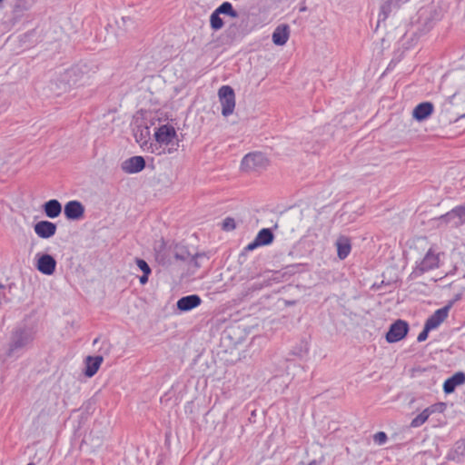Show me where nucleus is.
<instances>
[{"label": "nucleus", "mask_w": 465, "mask_h": 465, "mask_svg": "<svg viewBox=\"0 0 465 465\" xmlns=\"http://www.w3.org/2000/svg\"><path fill=\"white\" fill-rule=\"evenodd\" d=\"M308 465H317V461L316 460H312Z\"/></svg>", "instance_id": "7c9ffc66"}, {"label": "nucleus", "mask_w": 465, "mask_h": 465, "mask_svg": "<svg viewBox=\"0 0 465 465\" xmlns=\"http://www.w3.org/2000/svg\"><path fill=\"white\" fill-rule=\"evenodd\" d=\"M3 0H0V3L2 2Z\"/></svg>", "instance_id": "72a5a7b5"}, {"label": "nucleus", "mask_w": 465, "mask_h": 465, "mask_svg": "<svg viewBox=\"0 0 465 465\" xmlns=\"http://www.w3.org/2000/svg\"><path fill=\"white\" fill-rule=\"evenodd\" d=\"M3 287V285L0 284V288Z\"/></svg>", "instance_id": "473e14b6"}, {"label": "nucleus", "mask_w": 465, "mask_h": 465, "mask_svg": "<svg viewBox=\"0 0 465 465\" xmlns=\"http://www.w3.org/2000/svg\"><path fill=\"white\" fill-rule=\"evenodd\" d=\"M273 233L272 231L268 228L262 229L258 234L256 235L253 242H250L246 247V251H253L259 246L262 245H268L272 242L273 241Z\"/></svg>", "instance_id": "9b49d317"}, {"label": "nucleus", "mask_w": 465, "mask_h": 465, "mask_svg": "<svg viewBox=\"0 0 465 465\" xmlns=\"http://www.w3.org/2000/svg\"><path fill=\"white\" fill-rule=\"evenodd\" d=\"M388 440L387 434L383 431H379L373 435V440L378 445H383Z\"/></svg>", "instance_id": "bb28decb"}, {"label": "nucleus", "mask_w": 465, "mask_h": 465, "mask_svg": "<svg viewBox=\"0 0 465 465\" xmlns=\"http://www.w3.org/2000/svg\"><path fill=\"white\" fill-rule=\"evenodd\" d=\"M145 167V161L143 156H133L124 160L121 164V169L124 173L133 174L137 173L143 170Z\"/></svg>", "instance_id": "1a4fd4ad"}, {"label": "nucleus", "mask_w": 465, "mask_h": 465, "mask_svg": "<svg viewBox=\"0 0 465 465\" xmlns=\"http://www.w3.org/2000/svg\"><path fill=\"white\" fill-rule=\"evenodd\" d=\"M433 104L430 102L421 103L413 109L412 116L417 121H423L433 113Z\"/></svg>", "instance_id": "6ab92c4d"}, {"label": "nucleus", "mask_w": 465, "mask_h": 465, "mask_svg": "<svg viewBox=\"0 0 465 465\" xmlns=\"http://www.w3.org/2000/svg\"><path fill=\"white\" fill-rule=\"evenodd\" d=\"M235 227H236V223H235V221L233 218L227 217L223 220V225H222L223 230L229 232V231L234 230Z\"/></svg>", "instance_id": "a878e982"}, {"label": "nucleus", "mask_w": 465, "mask_h": 465, "mask_svg": "<svg viewBox=\"0 0 465 465\" xmlns=\"http://www.w3.org/2000/svg\"><path fill=\"white\" fill-rule=\"evenodd\" d=\"M27 465H35V463H33V462H30V463H28Z\"/></svg>", "instance_id": "2f4dec72"}, {"label": "nucleus", "mask_w": 465, "mask_h": 465, "mask_svg": "<svg viewBox=\"0 0 465 465\" xmlns=\"http://www.w3.org/2000/svg\"><path fill=\"white\" fill-rule=\"evenodd\" d=\"M444 253L438 248L430 247L422 259L416 262V266L412 272L415 276H420L423 273L438 269L442 263Z\"/></svg>", "instance_id": "f257e3e1"}, {"label": "nucleus", "mask_w": 465, "mask_h": 465, "mask_svg": "<svg viewBox=\"0 0 465 465\" xmlns=\"http://www.w3.org/2000/svg\"><path fill=\"white\" fill-rule=\"evenodd\" d=\"M202 303V299L197 294H191L184 297L180 298L177 301L176 306L177 309L182 312H188L196 307H198Z\"/></svg>", "instance_id": "2eb2a0df"}, {"label": "nucleus", "mask_w": 465, "mask_h": 465, "mask_svg": "<svg viewBox=\"0 0 465 465\" xmlns=\"http://www.w3.org/2000/svg\"><path fill=\"white\" fill-rule=\"evenodd\" d=\"M218 96L222 104V114L223 116L231 115L235 107V94L233 89L229 85H223L218 91Z\"/></svg>", "instance_id": "423d86ee"}, {"label": "nucleus", "mask_w": 465, "mask_h": 465, "mask_svg": "<svg viewBox=\"0 0 465 465\" xmlns=\"http://www.w3.org/2000/svg\"><path fill=\"white\" fill-rule=\"evenodd\" d=\"M465 383V373L462 371L456 372L450 378L447 379L443 384V391L445 393H451L455 391L457 386Z\"/></svg>", "instance_id": "a211bd4d"}, {"label": "nucleus", "mask_w": 465, "mask_h": 465, "mask_svg": "<svg viewBox=\"0 0 465 465\" xmlns=\"http://www.w3.org/2000/svg\"><path fill=\"white\" fill-rule=\"evenodd\" d=\"M448 306L438 309L432 315H430L427 319L425 325L430 330L438 328L440 325V323L446 320V318L448 317Z\"/></svg>", "instance_id": "dca6fc26"}, {"label": "nucleus", "mask_w": 465, "mask_h": 465, "mask_svg": "<svg viewBox=\"0 0 465 465\" xmlns=\"http://www.w3.org/2000/svg\"><path fill=\"white\" fill-rule=\"evenodd\" d=\"M148 276H149V274H145V273H143V274L140 277V279H139L140 283H141V284H143H143H145V283L148 282Z\"/></svg>", "instance_id": "c756f323"}, {"label": "nucleus", "mask_w": 465, "mask_h": 465, "mask_svg": "<svg viewBox=\"0 0 465 465\" xmlns=\"http://www.w3.org/2000/svg\"><path fill=\"white\" fill-rule=\"evenodd\" d=\"M337 255L341 260H344L351 252V241L346 236H340L336 241Z\"/></svg>", "instance_id": "412c9836"}, {"label": "nucleus", "mask_w": 465, "mask_h": 465, "mask_svg": "<svg viewBox=\"0 0 465 465\" xmlns=\"http://www.w3.org/2000/svg\"><path fill=\"white\" fill-rule=\"evenodd\" d=\"M135 262H136L138 268L143 272V273H145V274L151 273V268L144 260L137 258L135 260Z\"/></svg>", "instance_id": "cd10ccee"}, {"label": "nucleus", "mask_w": 465, "mask_h": 465, "mask_svg": "<svg viewBox=\"0 0 465 465\" xmlns=\"http://www.w3.org/2000/svg\"><path fill=\"white\" fill-rule=\"evenodd\" d=\"M221 15H229L232 18L238 17V13L233 9L232 5L230 2H223L210 16V25L214 31H218L223 27L224 23L221 18Z\"/></svg>", "instance_id": "20e7f679"}, {"label": "nucleus", "mask_w": 465, "mask_h": 465, "mask_svg": "<svg viewBox=\"0 0 465 465\" xmlns=\"http://www.w3.org/2000/svg\"><path fill=\"white\" fill-rule=\"evenodd\" d=\"M56 230V224L49 221H40L34 225L35 234L42 239L53 237Z\"/></svg>", "instance_id": "f8f14e48"}, {"label": "nucleus", "mask_w": 465, "mask_h": 465, "mask_svg": "<svg viewBox=\"0 0 465 465\" xmlns=\"http://www.w3.org/2000/svg\"><path fill=\"white\" fill-rule=\"evenodd\" d=\"M408 0H389L386 5L382 6L383 19L387 16V12L391 11V6L398 7L401 3H405Z\"/></svg>", "instance_id": "393cba45"}, {"label": "nucleus", "mask_w": 465, "mask_h": 465, "mask_svg": "<svg viewBox=\"0 0 465 465\" xmlns=\"http://www.w3.org/2000/svg\"><path fill=\"white\" fill-rule=\"evenodd\" d=\"M409 325L403 320H397L391 326L386 333V341L394 343L401 341L408 333Z\"/></svg>", "instance_id": "0eeeda50"}, {"label": "nucleus", "mask_w": 465, "mask_h": 465, "mask_svg": "<svg viewBox=\"0 0 465 465\" xmlns=\"http://www.w3.org/2000/svg\"><path fill=\"white\" fill-rule=\"evenodd\" d=\"M290 37V28L287 25H278L272 35V40L276 45H284Z\"/></svg>", "instance_id": "f3484780"}, {"label": "nucleus", "mask_w": 465, "mask_h": 465, "mask_svg": "<svg viewBox=\"0 0 465 465\" xmlns=\"http://www.w3.org/2000/svg\"><path fill=\"white\" fill-rule=\"evenodd\" d=\"M176 136V131L173 126L169 124L161 125L155 132V140L161 143L168 145L172 143Z\"/></svg>", "instance_id": "9d476101"}, {"label": "nucleus", "mask_w": 465, "mask_h": 465, "mask_svg": "<svg viewBox=\"0 0 465 465\" xmlns=\"http://www.w3.org/2000/svg\"><path fill=\"white\" fill-rule=\"evenodd\" d=\"M431 331L426 325H424V329L419 333L417 337V341L419 342L424 341L428 338L429 331Z\"/></svg>", "instance_id": "c85d7f7f"}, {"label": "nucleus", "mask_w": 465, "mask_h": 465, "mask_svg": "<svg viewBox=\"0 0 465 465\" xmlns=\"http://www.w3.org/2000/svg\"><path fill=\"white\" fill-rule=\"evenodd\" d=\"M103 362L102 356H88L85 360L86 367L84 371V374L87 377H93L100 368V365Z\"/></svg>", "instance_id": "4be33fe9"}, {"label": "nucleus", "mask_w": 465, "mask_h": 465, "mask_svg": "<svg viewBox=\"0 0 465 465\" xmlns=\"http://www.w3.org/2000/svg\"><path fill=\"white\" fill-rule=\"evenodd\" d=\"M34 340L33 333L27 329L15 330L11 337L7 356H13L16 351L24 349Z\"/></svg>", "instance_id": "f03ea898"}, {"label": "nucleus", "mask_w": 465, "mask_h": 465, "mask_svg": "<svg viewBox=\"0 0 465 465\" xmlns=\"http://www.w3.org/2000/svg\"><path fill=\"white\" fill-rule=\"evenodd\" d=\"M465 451V442L463 440H459L455 443L453 451L448 454V458L450 460H460V456L464 455Z\"/></svg>", "instance_id": "b1692460"}, {"label": "nucleus", "mask_w": 465, "mask_h": 465, "mask_svg": "<svg viewBox=\"0 0 465 465\" xmlns=\"http://www.w3.org/2000/svg\"><path fill=\"white\" fill-rule=\"evenodd\" d=\"M37 270L45 275H52L56 268V261L50 254H42L36 263Z\"/></svg>", "instance_id": "ddd939ff"}, {"label": "nucleus", "mask_w": 465, "mask_h": 465, "mask_svg": "<svg viewBox=\"0 0 465 465\" xmlns=\"http://www.w3.org/2000/svg\"><path fill=\"white\" fill-rule=\"evenodd\" d=\"M435 409L436 406L433 405L422 411V412H420L411 420V426L413 428L421 426L423 423L426 422L430 414H432L435 411Z\"/></svg>", "instance_id": "5701e85b"}, {"label": "nucleus", "mask_w": 465, "mask_h": 465, "mask_svg": "<svg viewBox=\"0 0 465 465\" xmlns=\"http://www.w3.org/2000/svg\"><path fill=\"white\" fill-rule=\"evenodd\" d=\"M83 76L78 67H71L60 74L55 84L60 92H65L71 86L77 84Z\"/></svg>", "instance_id": "39448f33"}, {"label": "nucleus", "mask_w": 465, "mask_h": 465, "mask_svg": "<svg viewBox=\"0 0 465 465\" xmlns=\"http://www.w3.org/2000/svg\"><path fill=\"white\" fill-rule=\"evenodd\" d=\"M269 164L267 157L260 152L246 154L241 163V169L244 172H254L265 169Z\"/></svg>", "instance_id": "7ed1b4c3"}, {"label": "nucleus", "mask_w": 465, "mask_h": 465, "mask_svg": "<svg viewBox=\"0 0 465 465\" xmlns=\"http://www.w3.org/2000/svg\"><path fill=\"white\" fill-rule=\"evenodd\" d=\"M446 223H450L453 227H459L465 223V203L456 206L446 214L440 217Z\"/></svg>", "instance_id": "6e6552de"}, {"label": "nucleus", "mask_w": 465, "mask_h": 465, "mask_svg": "<svg viewBox=\"0 0 465 465\" xmlns=\"http://www.w3.org/2000/svg\"><path fill=\"white\" fill-rule=\"evenodd\" d=\"M84 213V205L78 201H70L64 206V215L69 220H78Z\"/></svg>", "instance_id": "4468645a"}, {"label": "nucleus", "mask_w": 465, "mask_h": 465, "mask_svg": "<svg viewBox=\"0 0 465 465\" xmlns=\"http://www.w3.org/2000/svg\"><path fill=\"white\" fill-rule=\"evenodd\" d=\"M43 209L48 218L54 219L60 215L62 205L58 200L52 199L45 203Z\"/></svg>", "instance_id": "aec40b11"}]
</instances>
